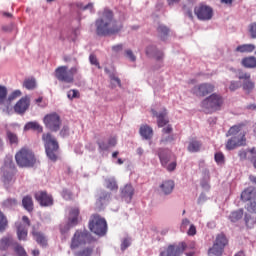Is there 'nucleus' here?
<instances>
[{
  "label": "nucleus",
  "instance_id": "nucleus-1",
  "mask_svg": "<svg viewBox=\"0 0 256 256\" xmlns=\"http://www.w3.org/2000/svg\"><path fill=\"white\" fill-rule=\"evenodd\" d=\"M96 34L99 37L117 35L123 29V23L115 20L113 11L105 9L100 18L95 21Z\"/></svg>",
  "mask_w": 256,
  "mask_h": 256
},
{
  "label": "nucleus",
  "instance_id": "nucleus-2",
  "mask_svg": "<svg viewBox=\"0 0 256 256\" xmlns=\"http://www.w3.org/2000/svg\"><path fill=\"white\" fill-rule=\"evenodd\" d=\"M79 73V67L73 66L69 68V66H59L54 71V77L60 83H66L71 85L75 83V76Z\"/></svg>",
  "mask_w": 256,
  "mask_h": 256
},
{
  "label": "nucleus",
  "instance_id": "nucleus-3",
  "mask_svg": "<svg viewBox=\"0 0 256 256\" xmlns=\"http://www.w3.org/2000/svg\"><path fill=\"white\" fill-rule=\"evenodd\" d=\"M16 163L18 167L30 168L35 167V163H37V158L35 157V153L33 150L29 148H21L15 155Z\"/></svg>",
  "mask_w": 256,
  "mask_h": 256
},
{
  "label": "nucleus",
  "instance_id": "nucleus-4",
  "mask_svg": "<svg viewBox=\"0 0 256 256\" xmlns=\"http://www.w3.org/2000/svg\"><path fill=\"white\" fill-rule=\"evenodd\" d=\"M224 101L221 94L212 93L201 102V107L206 113H215V111H221Z\"/></svg>",
  "mask_w": 256,
  "mask_h": 256
},
{
  "label": "nucleus",
  "instance_id": "nucleus-5",
  "mask_svg": "<svg viewBox=\"0 0 256 256\" xmlns=\"http://www.w3.org/2000/svg\"><path fill=\"white\" fill-rule=\"evenodd\" d=\"M42 141L44 143L47 157L50 161H57V151H59V142H57V139L53 137L51 133H46L42 135Z\"/></svg>",
  "mask_w": 256,
  "mask_h": 256
},
{
  "label": "nucleus",
  "instance_id": "nucleus-6",
  "mask_svg": "<svg viewBox=\"0 0 256 256\" xmlns=\"http://www.w3.org/2000/svg\"><path fill=\"white\" fill-rule=\"evenodd\" d=\"M88 227L92 233L99 237L107 235V220L99 214H93L90 217Z\"/></svg>",
  "mask_w": 256,
  "mask_h": 256
},
{
  "label": "nucleus",
  "instance_id": "nucleus-7",
  "mask_svg": "<svg viewBox=\"0 0 256 256\" xmlns=\"http://www.w3.org/2000/svg\"><path fill=\"white\" fill-rule=\"evenodd\" d=\"M2 173L4 185H11V183H15V173H17V168H15L13 161H10L8 164L5 162L2 167Z\"/></svg>",
  "mask_w": 256,
  "mask_h": 256
},
{
  "label": "nucleus",
  "instance_id": "nucleus-8",
  "mask_svg": "<svg viewBox=\"0 0 256 256\" xmlns=\"http://www.w3.org/2000/svg\"><path fill=\"white\" fill-rule=\"evenodd\" d=\"M189 246L185 242H180L178 245L170 244L160 253V256H181Z\"/></svg>",
  "mask_w": 256,
  "mask_h": 256
},
{
  "label": "nucleus",
  "instance_id": "nucleus-9",
  "mask_svg": "<svg viewBox=\"0 0 256 256\" xmlns=\"http://www.w3.org/2000/svg\"><path fill=\"white\" fill-rule=\"evenodd\" d=\"M227 245V237L225 234H218L212 248L209 249L210 255L222 256L225 246Z\"/></svg>",
  "mask_w": 256,
  "mask_h": 256
},
{
  "label": "nucleus",
  "instance_id": "nucleus-10",
  "mask_svg": "<svg viewBox=\"0 0 256 256\" xmlns=\"http://www.w3.org/2000/svg\"><path fill=\"white\" fill-rule=\"evenodd\" d=\"M44 124L47 129L57 133L61 129V117L57 113L48 114L44 117Z\"/></svg>",
  "mask_w": 256,
  "mask_h": 256
},
{
  "label": "nucleus",
  "instance_id": "nucleus-11",
  "mask_svg": "<svg viewBox=\"0 0 256 256\" xmlns=\"http://www.w3.org/2000/svg\"><path fill=\"white\" fill-rule=\"evenodd\" d=\"M89 237H91L89 232L77 230L71 241V249H77L82 245H85L87 241H89Z\"/></svg>",
  "mask_w": 256,
  "mask_h": 256
},
{
  "label": "nucleus",
  "instance_id": "nucleus-12",
  "mask_svg": "<svg viewBox=\"0 0 256 256\" xmlns=\"http://www.w3.org/2000/svg\"><path fill=\"white\" fill-rule=\"evenodd\" d=\"M215 91V85L211 83H202L193 87L192 93L196 95V97H207V95H211Z\"/></svg>",
  "mask_w": 256,
  "mask_h": 256
},
{
  "label": "nucleus",
  "instance_id": "nucleus-13",
  "mask_svg": "<svg viewBox=\"0 0 256 256\" xmlns=\"http://www.w3.org/2000/svg\"><path fill=\"white\" fill-rule=\"evenodd\" d=\"M194 13L200 21H209L213 18V8L208 5L200 4L195 7Z\"/></svg>",
  "mask_w": 256,
  "mask_h": 256
},
{
  "label": "nucleus",
  "instance_id": "nucleus-14",
  "mask_svg": "<svg viewBox=\"0 0 256 256\" xmlns=\"http://www.w3.org/2000/svg\"><path fill=\"white\" fill-rule=\"evenodd\" d=\"M247 138H245V133H240L238 136H233L226 143V149L228 151H233L236 147H243L246 145Z\"/></svg>",
  "mask_w": 256,
  "mask_h": 256
},
{
  "label": "nucleus",
  "instance_id": "nucleus-15",
  "mask_svg": "<svg viewBox=\"0 0 256 256\" xmlns=\"http://www.w3.org/2000/svg\"><path fill=\"white\" fill-rule=\"evenodd\" d=\"M34 197L41 207H51L53 205V196L47 191H38Z\"/></svg>",
  "mask_w": 256,
  "mask_h": 256
},
{
  "label": "nucleus",
  "instance_id": "nucleus-16",
  "mask_svg": "<svg viewBox=\"0 0 256 256\" xmlns=\"http://www.w3.org/2000/svg\"><path fill=\"white\" fill-rule=\"evenodd\" d=\"M29 105H31V98L24 96L14 105V111L18 115H23L29 109Z\"/></svg>",
  "mask_w": 256,
  "mask_h": 256
},
{
  "label": "nucleus",
  "instance_id": "nucleus-17",
  "mask_svg": "<svg viewBox=\"0 0 256 256\" xmlns=\"http://www.w3.org/2000/svg\"><path fill=\"white\" fill-rule=\"evenodd\" d=\"M81 210L79 207H71L68 214V225L75 227L81 221Z\"/></svg>",
  "mask_w": 256,
  "mask_h": 256
},
{
  "label": "nucleus",
  "instance_id": "nucleus-18",
  "mask_svg": "<svg viewBox=\"0 0 256 256\" xmlns=\"http://www.w3.org/2000/svg\"><path fill=\"white\" fill-rule=\"evenodd\" d=\"M153 117H157V125L158 127H165L167 123H169V119L167 118V109H164L162 112L157 113L156 110H151Z\"/></svg>",
  "mask_w": 256,
  "mask_h": 256
},
{
  "label": "nucleus",
  "instance_id": "nucleus-19",
  "mask_svg": "<svg viewBox=\"0 0 256 256\" xmlns=\"http://www.w3.org/2000/svg\"><path fill=\"white\" fill-rule=\"evenodd\" d=\"M158 157L160 159L161 165L163 167H167V164L169 163V161H171V151L167 149H159Z\"/></svg>",
  "mask_w": 256,
  "mask_h": 256
},
{
  "label": "nucleus",
  "instance_id": "nucleus-20",
  "mask_svg": "<svg viewBox=\"0 0 256 256\" xmlns=\"http://www.w3.org/2000/svg\"><path fill=\"white\" fill-rule=\"evenodd\" d=\"M121 195L129 203L133 199V195H135V189L131 184H127L123 187Z\"/></svg>",
  "mask_w": 256,
  "mask_h": 256
},
{
  "label": "nucleus",
  "instance_id": "nucleus-21",
  "mask_svg": "<svg viewBox=\"0 0 256 256\" xmlns=\"http://www.w3.org/2000/svg\"><path fill=\"white\" fill-rule=\"evenodd\" d=\"M32 235L38 245H41V247H47V237H45L44 233L37 231L35 227H33Z\"/></svg>",
  "mask_w": 256,
  "mask_h": 256
},
{
  "label": "nucleus",
  "instance_id": "nucleus-22",
  "mask_svg": "<svg viewBox=\"0 0 256 256\" xmlns=\"http://www.w3.org/2000/svg\"><path fill=\"white\" fill-rule=\"evenodd\" d=\"M160 189L164 195H171L175 189V182L173 180H166L160 185Z\"/></svg>",
  "mask_w": 256,
  "mask_h": 256
},
{
  "label": "nucleus",
  "instance_id": "nucleus-23",
  "mask_svg": "<svg viewBox=\"0 0 256 256\" xmlns=\"http://www.w3.org/2000/svg\"><path fill=\"white\" fill-rule=\"evenodd\" d=\"M22 207L28 211V213H33L35 204L33 203V197H31V195H26L22 198Z\"/></svg>",
  "mask_w": 256,
  "mask_h": 256
},
{
  "label": "nucleus",
  "instance_id": "nucleus-24",
  "mask_svg": "<svg viewBox=\"0 0 256 256\" xmlns=\"http://www.w3.org/2000/svg\"><path fill=\"white\" fill-rule=\"evenodd\" d=\"M242 201H251L256 199V189L254 187H248L241 193Z\"/></svg>",
  "mask_w": 256,
  "mask_h": 256
},
{
  "label": "nucleus",
  "instance_id": "nucleus-25",
  "mask_svg": "<svg viewBox=\"0 0 256 256\" xmlns=\"http://www.w3.org/2000/svg\"><path fill=\"white\" fill-rule=\"evenodd\" d=\"M17 236L19 241H27V226L21 222L16 223Z\"/></svg>",
  "mask_w": 256,
  "mask_h": 256
},
{
  "label": "nucleus",
  "instance_id": "nucleus-26",
  "mask_svg": "<svg viewBox=\"0 0 256 256\" xmlns=\"http://www.w3.org/2000/svg\"><path fill=\"white\" fill-rule=\"evenodd\" d=\"M139 133L143 139H152L153 138V128L151 126L145 124L142 125L139 129Z\"/></svg>",
  "mask_w": 256,
  "mask_h": 256
},
{
  "label": "nucleus",
  "instance_id": "nucleus-27",
  "mask_svg": "<svg viewBox=\"0 0 256 256\" xmlns=\"http://www.w3.org/2000/svg\"><path fill=\"white\" fill-rule=\"evenodd\" d=\"M241 65L246 69H255L256 67V58L255 56L245 57L241 61Z\"/></svg>",
  "mask_w": 256,
  "mask_h": 256
},
{
  "label": "nucleus",
  "instance_id": "nucleus-28",
  "mask_svg": "<svg viewBox=\"0 0 256 256\" xmlns=\"http://www.w3.org/2000/svg\"><path fill=\"white\" fill-rule=\"evenodd\" d=\"M111 199V194L105 190L100 191L98 194L97 205H105Z\"/></svg>",
  "mask_w": 256,
  "mask_h": 256
},
{
  "label": "nucleus",
  "instance_id": "nucleus-29",
  "mask_svg": "<svg viewBox=\"0 0 256 256\" xmlns=\"http://www.w3.org/2000/svg\"><path fill=\"white\" fill-rule=\"evenodd\" d=\"M11 245H13V238L11 236L3 237L0 240V250L1 251H7V249H9V247H11Z\"/></svg>",
  "mask_w": 256,
  "mask_h": 256
},
{
  "label": "nucleus",
  "instance_id": "nucleus-30",
  "mask_svg": "<svg viewBox=\"0 0 256 256\" xmlns=\"http://www.w3.org/2000/svg\"><path fill=\"white\" fill-rule=\"evenodd\" d=\"M255 49V45L253 44H243V45H239L236 48V52L237 53H253Z\"/></svg>",
  "mask_w": 256,
  "mask_h": 256
},
{
  "label": "nucleus",
  "instance_id": "nucleus-31",
  "mask_svg": "<svg viewBox=\"0 0 256 256\" xmlns=\"http://www.w3.org/2000/svg\"><path fill=\"white\" fill-rule=\"evenodd\" d=\"M201 142L198 140H191L188 145V151L190 153H198V151H201Z\"/></svg>",
  "mask_w": 256,
  "mask_h": 256
},
{
  "label": "nucleus",
  "instance_id": "nucleus-32",
  "mask_svg": "<svg viewBox=\"0 0 256 256\" xmlns=\"http://www.w3.org/2000/svg\"><path fill=\"white\" fill-rule=\"evenodd\" d=\"M30 129H32L33 131H38V133H43V127H41V125H39V123L37 122L26 123V125L24 126V130L30 131Z\"/></svg>",
  "mask_w": 256,
  "mask_h": 256
},
{
  "label": "nucleus",
  "instance_id": "nucleus-33",
  "mask_svg": "<svg viewBox=\"0 0 256 256\" xmlns=\"http://www.w3.org/2000/svg\"><path fill=\"white\" fill-rule=\"evenodd\" d=\"M242 89H243V91H245L246 93H252V91L255 89V82H253V81L251 80V78L248 79V80L243 81V83H242Z\"/></svg>",
  "mask_w": 256,
  "mask_h": 256
},
{
  "label": "nucleus",
  "instance_id": "nucleus-34",
  "mask_svg": "<svg viewBox=\"0 0 256 256\" xmlns=\"http://www.w3.org/2000/svg\"><path fill=\"white\" fill-rule=\"evenodd\" d=\"M23 87H25V89H28V91H31L37 87V81L35 80V78H27L23 82Z\"/></svg>",
  "mask_w": 256,
  "mask_h": 256
},
{
  "label": "nucleus",
  "instance_id": "nucleus-35",
  "mask_svg": "<svg viewBox=\"0 0 256 256\" xmlns=\"http://www.w3.org/2000/svg\"><path fill=\"white\" fill-rule=\"evenodd\" d=\"M229 219L232 223H237V221L243 219V209L232 212Z\"/></svg>",
  "mask_w": 256,
  "mask_h": 256
},
{
  "label": "nucleus",
  "instance_id": "nucleus-36",
  "mask_svg": "<svg viewBox=\"0 0 256 256\" xmlns=\"http://www.w3.org/2000/svg\"><path fill=\"white\" fill-rule=\"evenodd\" d=\"M6 137L10 143V145H18L19 143V137L17 134L11 132L10 130H7Z\"/></svg>",
  "mask_w": 256,
  "mask_h": 256
},
{
  "label": "nucleus",
  "instance_id": "nucleus-37",
  "mask_svg": "<svg viewBox=\"0 0 256 256\" xmlns=\"http://www.w3.org/2000/svg\"><path fill=\"white\" fill-rule=\"evenodd\" d=\"M9 226L7 216L0 211V233H3Z\"/></svg>",
  "mask_w": 256,
  "mask_h": 256
},
{
  "label": "nucleus",
  "instance_id": "nucleus-38",
  "mask_svg": "<svg viewBox=\"0 0 256 256\" xmlns=\"http://www.w3.org/2000/svg\"><path fill=\"white\" fill-rule=\"evenodd\" d=\"M237 79H239L240 81H248L249 79H251V73L245 72L242 69H238Z\"/></svg>",
  "mask_w": 256,
  "mask_h": 256
},
{
  "label": "nucleus",
  "instance_id": "nucleus-39",
  "mask_svg": "<svg viewBox=\"0 0 256 256\" xmlns=\"http://www.w3.org/2000/svg\"><path fill=\"white\" fill-rule=\"evenodd\" d=\"M7 94V87L0 85V105H5V101H7Z\"/></svg>",
  "mask_w": 256,
  "mask_h": 256
},
{
  "label": "nucleus",
  "instance_id": "nucleus-40",
  "mask_svg": "<svg viewBox=\"0 0 256 256\" xmlns=\"http://www.w3.org/2000/svg\"><path fill=\"white\" fill-rule=\"evenodd\" d=\"M157 32L159 33L161 39H165L167 35H169V28H167V26L160 25L157 28Z\"/></svg>",
  "mask_w": 256,
  "mask_h": 256
},
{
  "label": "nucleus",
  "instance_id": "nucleus-41",
  "mask_svg": "<svg viewBox=\"0 0 256 256\" xmlns=\"http://www.w3.org/2000/svg\"><path fill=\"white\" fill-rule=\"evenodd\" d=\"M241 125H236V126H232L228 133L229 135H233L234 137H237L239 135H241V133H245V132H241Z\"/></svg>",
  "mask_w": 256,
  "mask_h": 256
},
{
  "label": "nucleus",
  "instance_id": "nucleus-42",
  "mask_svg": "<svg viewBox=\"0 0 256 256\" xmlns=\"http://www.w3.org/2000/svg\"><path fill=\"white\" fill-rule=\"evenodd\" d=\"M14 251L18 256H29L27 255V251L20 244L16 243L14 246Z\"/></svg>",
  "mask_w": 256,
  "mask_h": 256
},
{
  "label": "nucleus",
  "instance_id": "nucleus-43",
  "mask_svg": "<svg viewBox=\"0 0 256 256\" xmlns=\"http://www.w3.org/2000/svg\"><path fill=\"white\" fill-rule=\"evenodd\" d=\"M2 205H3V207H6L7 209H9L11 207H15V205H17V199L8 198L3 201Z\"/></svg>",
  "mask_w": 256,
  "mask_h": 256
},
{
  "label": "nucleus",
  "instance_id": "nucleus-44",
  "mask_svg": "<svg viewBox=\"0 0 256 256\" xmlns=\"http://www.w3.org/2000/svg\"><path fill=\"white\" fill-rule=\"evenodd\" d=\"M93 255V247H87L76 253V256H91Z\"/></svg>",
  "mask_w": 256,
  "mask_h": 256
},
{
  "label": "nucleus",
  "instance_id": "nucleus-45",
  "mask_svg": "<svg viewBox=\"0 0 256 256\" xmlns=\"http://www.w3.org/2000/svg\"><path fill=\"white\" fill-rule=\"evenodd\" d=\"M67 97H68V99L73 101V99H79V97H81V94H79V90L72 89V90L68 91Z\"/></svg>",
  "mask_w": 256,
  "mask_h": 256
},
{
  "label": "nucleus",
  "instance_id": "nucleus-46",
  "mask_svg": "<svg viewBox=\"0 0 256 256\" xmlns=\"http://www.w3.org/2000/svg\"><path fill=\"white\" fill-rule=\"evenodd\" d=\"M248 161H251L252 165L256 161V148L248 149Z\"/></svg>",
  "mask_w": 256,
  "mask_h": 256
},
{
  "label": "nucleus",
  "instance_id": "nucleus-47",
  "mask_svg": "<svg viewBox=\"0 0 256 256\" xmlns=\"http://www.w3.org/2000/svg\"><path fill=\"white\" fill-rule=\"evenodd\" d=\"M214 159L216 161V163L218 164H223L225 163V155H223V152H218L214 155Z\"/></svg>",
  "mask_w": 256,
  "mask_h": 256
},
{
  "label": "nucleus",
  "instance_id": "nucleus-48",
  "mask_svg": "<svg viewBox=\"0 0 256 256\" xmlns=\"http://www.w3.org/2000/svg\"><path fill=\"white\" fill-rule=\"evenodd\" d=\"M106 187L107 189H110V191H117V189H119L115 180H108Z\"/></svg>",
  "mask_w": 256,
  "mask_h": 256
},
{
  "label": "nucleus",
  "instance_id": "nucleus-49",
  "mask_svg": "<svg viewBox=\"0 0 256 256\" xmlns=\"http://www.w3.org/2000/svg\"><path fill=\"white\" fill-rule=\"evenodd\" d=\"M238 157L240 161H247V159H249V150H240L238 152Z\"/></svg>",
  "mask_w": 256,
  "mask_h": 256
},
{
  "label": "nucleus",
  "instance_id": "nucleus-50",
  "mask_svg": "<svg viewBox=\"0 0 256 256\" xmlns=\"http://www.w3.org/2000/svg\"><path fill=\"white\" fill-rule=\"evenodd\" d=\"M241 88V82L239 81H235V80H232L230 82V86H229V90L230 91H237V89H240Z\"/></svg>",
  "mask_w": 256,
  "mask_h": 256
},
{
  "label": "nucleus",
  "instance_id": "nucleus-51",
  "mask_svg": "<svg viewBox=\"0 0 256 256\" xmlns=\"http://www.w3.org/2000/svg\"><path fill=\"white\" fill-rule=\"evenodd\" d=\"M21 95V90H15L9 95L8 100L15 101V99H17V97H21Z\"/></svg>",
  "mask_w": 256,
  "mask_h": 256
},
{
  "label": "nucleus",
  "instance_id": "nucleus-52",
  "mask_svg": "<svg viewBox=\"0 0 256 256\" xmlns=\"http://www.w3.org/2000/svg\"><path fill=\"white\" fill-rule=\"evenodd\" d=\"M76 6L82 11H87V9L93 11V3H88L86 6H83V3H77Z\"/></svg>",
  "mask_w": 256,
  "mask_h": 256
},
{
  "label": "nucleus",
  "instance_id": "nucleus-53",
  "mask_svg": "<svg viewBox=\"0 0 256 256\" xmlns=\"http://www.w3.org/2000/svg\"><path fill=\"white\" fill-rule=\"evenodd\" d=\"M89 60H90L91 65H95L96 67H98V69H101V66L99 65V60H97L96 55L91 54L89 56Z\"/></svg>",
  "mask_w": 256,
  "mask_h": 256
},
{
  "label": "nucleus",
  "instance_id": "nucleus-54",
  "mask_svg": "<svg viewBox=\"0 0 256 256\" xmlns=\"http://www.w3.org/2000/svg\"><path fill=\"white\" fill-rule=\"evenodd\" d=\"M246 209L248 213H256V201L247 204Z\"/></svg>",
  "mask_w": 256,
  "mask_h": 256
},
{
  "label": "nucleus",
  "instance_id": "nucleus-55",
  "mask_svg": "<svg viewBox=\"0 0 256 256\" xmlns=\"http://www.w3.org/2000/svg\"><path fill=\"white\" fill-rule=\"evenodd\" d=\"M173 141H175V137L173 135L163 136L161 139V143L164 144L173 143Z\"/></svg>",
  "mask_w": 256,
  "mask_h": 256
},
{
  "label": "nucleus",
  "instance_id": "nucleus-56",
  "mask_svg": "<svg viewBox=\"0 0 256 256\" xmlns=\"http://www.w3.org/2000/svg\"><path fill=\"white\" fill-rule=\"evenodd\" d=\"M97 145H98L100 151H107L109 149V144L104 141H98Z\"/></svg>",
  "mask_w": 256,
  "mask_h": 256
},
{
  "label": "nucleus",
  "instance_id": "nucleus-57",
  "mask_svg": "<svg viewBox=\"0 0 256 256\" xmlns=\"http://www.w3.org/2000/svg\"><path fill=\"white\" fill-rule=\"evenodd\" d=\"M164 57L165 54L163 53V51L157 50L156 52H154V58L156 59V61H163Z\"/></svg>",
  "mask_w": 256,
  "mask_h": 256
},
{
  "label": "nucleus",
  "instance_id": "nucleus-58",
  "mask_svg": "<svg viewBox=\"0 0 256 256\" xmlns=\"http://www.w3.org/2000/svg\"><path fill=\"white\" fill-rule=\"evenodd\" d=\"M249 32H250L251 38H252V39H256V22H254V23H252V24L250 25V30H249Z\"/></svg>",
  "mask_w": 256,
  "mask_h": 256
},
{
  "label": "nucleus",
  "instance_id": "nucleus-59",
  "mask_svg": "<svg viewBox=\"0 0 256 256\" xmlns=\"http://www.w3.org/2000/svg\"><path fill=\"white\" fill-rule=\"evenodd\" d=\"M125 55L128 59H130V61H137V57H135L132 50H126Z\"/></svg>",
  "mask_w": 256,
  "mask_h": 256
},
{
  "label": "nucleus",
  "instance_id": "nucleus-60",
  "mask_svg": "<svg viewBox=\"0 0 256 256\" xmlns=\"http://www.w3.org/2000/svg\"><path fill=\"white\" fill-rule=\"evenodd\" d=\"M62 196L66 201H69V199H73V194L69 190H63Z\"/></svg>",
  "mask_w": 256,
  "mask_h": 256
},
{
  "label": "nucleus",
  "instance_id": "nucleus-61",
  "mask_svg": "<svg viewBox=\"0 0 256 256\" xmlns=\"http://www.w3.org/2000/svg\"><path fill=\"white\" fill-rule=\"evenodd\" d=\"M60 135L62 137H69V126H63V128L60 131Z\"/></svg>",
  "mask_w": 256,
  "mask_h": 256
},
{
  "label": "nucleus",
  "instance_id": "nucleus-62",
  "mask_svg": "<svg viewBox=\"0 0 256 256\" xmlns=\"http://www.w3.org/2000/svg\"><path fill=\"white\" fill-rule=\"evenodd\" d=\"M109 77L111 81H115V83H117L118 87H121V79H119V77L115 76L113 73H110Z\"/></svg>",
  "mask_w": 256,
  "mask_h": 256
},
{
  "label": "nucleus",
  "instance_id": "nucleus-63",
  "mask_svg": "<svg viewBox=\"0 0 256 256\" xmlns=\"http://www.w3.org/2000/svg\"><path fill=\"white\" fill-rule=\"evenodd\" d=\"M117 145V137L113 136L108 139V147H115Z\"/></svg>",
  "mask_w": 256,
  "mask_h": 256
},
{
  "label": "nucleus",
  "instance_id": "nucleus-64",
  "mask_svg": "<svg viewBox=\"0 0 256 256\" xmlns=\"http://www.w3.org/2000/svg\"><path fill=\"white\" fill-rule=\"evenodd\" d=\"M188 235H190L191 237H193L194 235H197V228L195 227V225H190V228L188 229Z\"/></svg>",
  "mask_w": 256,
  "mask_h": 256
}]
</instances>
